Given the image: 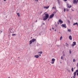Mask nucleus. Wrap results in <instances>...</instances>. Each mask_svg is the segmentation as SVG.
<instances>
[{
  "label": "nucleus",
  "instance_id": "obj_2",
  "mask_svg": "<svg viewBox=\"0 0 78 78\" xmlns=\"http://www.w3.org/2000/svg\"><path fill=\"white\" fill-rule=\"evenodd\" d=\"M36 41V39L34 38H33L31 40H30L29 41L30 44H29L30 45L33 43V42H35Z\"/></svg>",
  "mask_w": 78,
  "mask_h": 78
},
{
  "label": "nucleus",
  "instance_id": "obj_47",
  "mask_svg": "<svg viewBox=\"0 0 78 78\" xmlns=\"http://www.w3.org/2000/svg\"><path fill=\"white\" fill-rule=\"evenodd\" d=\"M42 13V12H40L41 14V13Z\"/></svg>",
  "mask_w": 78,
  "mask_h": 78
},
{
  "label": "nucleus",
  "instance_id": "obj_8",
  "mask_svg": "<svg viewBox=\"0 0 78 78\" xmlns=\"http://www.w3.org/2000/svg\"><path fill=\"white\" fill-rule=\"evenodd\" d=\"M67 8H70L72 7V5H69V4L68 3L67 4Z\"/></svg>",
  "mask_w": 78,
  "mask_h": 78
},
{
  "label": "nucleus",
  "instance_id": "obj_15",
  "mask_svg": "<svg viewBox=\"0 0 78 78\" xmlns=\"http://www.w3.org/2000/svg\"><path fill=\"white\" fill-rule=\"evenodd\" d=\"M42 53H43V52H42V51H40L38 52V53H40V54H42Z\"/></svg>",
  "mask_w": 78,
  "mask_h": 78
},
{
  "label": "nucleus",
  "instance_id": "obj_26",
  "mask_svg": "<svg viewBox=\"0 0 78 78\" xmlns=\"http://www.w3.org/2000/svg\"><path fill=\"white\" fill-rule=\"evenodd\" d=\"M62 36H61L60 38V40H61L62 39Z\"/></svg>",
  "mask_w": 78,
  "mask_h": 78
},
{
  "label": "nucleus",
  "instance_id": "obj_12",
  "mask_svg": "<svg viewBox=\"0 0 78 78\" xmlns=\"http://www.w3.org/2000/svg\"><path fill=\"white\" fill-rule=\"evenodd\" d=\"M69 38L70 40H72V37L71 36H69Z\"/></svg>",
  "mask_w": 78,
  "mask_h": 78
},
{
  "label": "nucleus",
  "instance_id": "obj_28",
  "mask_svg": "<svg viewBox=\"0 0 78 78\" xmlns=\"http://www.w3.org/2000/svg\"><path fill=\"white\" fill-rule=\"evenodd\" d=\"M71 53H72V51H71V50H69V53H70V54H71Z\"/></svg>",
  "mask_w": 78,
  "mask_h": 78
},
{
  "label": "nucleus",
  "instance_id": "obj_13",
  "mask_svg": "<svg viewBox=\"0 0 78 78\" xmlns=\"http://www.w3.org/2000/svg\"><path fill=\"white\" fill-rule=\"evenodd\" d=\"M51 61L52 62H54L55 61V58H52L51 59Z\"/></svg>",
  "mask_w": 78,
  "mask_h": 78
},
{
  "label": "nucleus",
  "instance_id": "obj_21",
  "mask_svg": "<svg viewBox=\"0 0 78 78\" xmlns=\"http://www.w3.org/2000/svg\"><path fill=\"white\" fill-rule=\"evenodd\" d=\"M68 31L69 32H70L71 31V30L70 29H68Z\"/></svg>",
  "mask_w": 78,
  "mask_h": 78
},
{
  "label": "nucleus",
  "instance_id": "obj_41",
  "mask_svg": "<svg viewBox=\"0 0 78 78\" xmlns=\"http://www.w3.org/2000/svg\"><path fill=\"white\" fill-rule=\"evenodd\" d=\"M50 18H48V21L49 20H50Z\"/></svg>",
  "mask_w": 78,
  "mask_h": 78
},
{
  "label": "nucleus",
  "instance_id": "obj_29",
  "mask_svg": "<svg viewBox=\"0 0 78 78\" xmlns=\"http://www.w3.org/2000/svg\"><path fill=\"white\" fill-rule=\"evenodd\" d=\"M67 70L68 71V72H70V70H69V69H67Z\"/></svg>",
  "mask_w": 78,
  "mask_h": 78
},
{
  "label": "nucleus",
  "instance_id": "obj_17",
  "mask_svg": "<svg viewBox=\"0 0 78 78\" xmlns=\"http://www.w3.org/2000/svg\"><path fill=\"white\" fill-rule=\"evenodd\" d=\"M66 47H69V44H67V43H66Z\"/></svg>",
  "mask_w": 78,
  "mask_h": 78
},
{
  "label": "nucleus",
  "instance_id": "obj_31",
  "mask_svg": "<svg viewBox=\"0 0 78 78\" xmlns=\"http://www.w3.org/2000/svg\"><path fill=\"white\" fill-rule=\"evenodd\" d=\"M51 62V64H54V62Z\"/></svg>",
  "mask_w": 78,
  "mask_h": 78
},
{
  "label": "nucleus",
  "instance_id": "obj_27",
  "mask_svg": "<svg viewBox=\"0 0 78 78\" xmlns=\"http://www.w3.org/2000/svg\"><path fill=\"white\" fill-rule=\"evenodd\" d=\"M53 14H55V13H56V12L54 11L53 12Z\"/></svg>",
  "mask_w": 78,
  "mask_h": 78
},
{
  "label": "nucleus",
  "instance_id": "obj_43",
  "mask_svg": "<svg viewBox=\"0 0 78 78\" xmlns=\"http://www.w3.org/2000/svg\"><path fill=\"white\" fill-rule=\"evenodd\" d=\"M42 24H43V25H45V23H43Z\"/></svg>",
  "mask_w": 78,
  "mask_h": 78
},
{
  "label": "nucleus",
  "instance_id": "obj_49",
  "mask_svg": "<svg viewBox=\"0 0 78 78\" xmlns=\"http://www.w3.org/2000/svg\"><path fill=\"white\" fill-rule=\"evenodd\" d=\"M4 2H6V0H4Z\"/></svg>",
  "mask_w": 78,
  "mask_h": 78
},
{
  "label": "nucleus",
  "instance_id": "obj_44",
  "mask_svg": "<svg viewBox=\"0 0 78 78\" xmlns=\"http://www.w3.org/2000/svg\"><path fill=\"white\" fill-rule=\"evenodd\" d=\"M55 31H56V29H55Z\"/></svg>",
  "mask_w": 78,
  "mask_h": 78
},
{
  "label": "nucleus",
  "instance_id": "obj_39",
  "mask_svg": "<svg viewBox=\"0 0 78 78\" xmlns=\"http://www.w3.org/2000/svg\"><path fill=\"white\" fill-rule=\"evenodd\" d=\"M9 37H11V36L10 35H9Z\"/></svg>",
  "mask_w": 78,
  "mask_h": 78
},
{
  "label": "nucleus",
  "instance_id": "obj_38",
  "mask_svg": "<svg viewBox=\"0 0 78 78\" xmlns=\"http://www.w3.org/2000/svg\"><path fill=\"white\" fill-rule=\"evenodd\" d=\"M77 67H78V63H77Z\"/></svg>",
  "mask_w": 78,
  "mask_h": 78
},
{
  "label": "nucleus",
  "instance_id": "obj_48",
  "mask_svg": "<svg viewBox=\"0 0 78 78\" xmlns=\"http://www.w3.org/2000/svg\"><path fill=\"white\" fill-rule=\"evenodd\" d=\"M39 36H41V34H39Z\"/></svg>",
  "mask_w": 78,
  "mask_h": 78
},
{
  "label": "nucleus",
  "instance_id": "obj_32",
  "mask_svg": "<svg viewBox=\"0 0 78 78\" xmlns=\"http://www.w3.org/2000/svg\"><path fill=\"white\" fill-rule=\"evenodd\" d=\"M64 12H66V9H64Z\"/></svg>",
  "mask_w": 78,
  "mask_h": 78
},
{
  "label": "nucleus",
  "instance_id": "obj_50",
  "mask_svg": "<svg viewBox=\"0 0 78 78\" xmlns=\"http://www.w3.org/2000/svg\"><path fill=\"white\" fill-rule=\"evenodd\" d=\"M50 30H51V29H50Z\"/></svg>",
  "mask_w": 78,
  "mask_h": 78
},
{
  "label": "nucleus",
  "instance_id": "obj_14",
  "mask_svg": "<svg viewBox=\"0 0 78 78\" xmlns=\"http://www.w3.org/2000/svg\"><path fill=\"white\" fill-rule=\"evenodd\" d=\"M49 6H48L47 7H44V8H45V9H48V8H49Z\"/></svg>",
  "mask_w": 78,
  "mask_h": 78
},
{
  "label": "nucleus",
  "instance_id": "obj_10",
  "mask_svg": "<svg viewBox=\"0 0 78 78\" xmlns=\"http://www.w3.org/2000/svg\"><path fill=\"white\" fill-rule=\"evenodd\" d=\"M10 32L11 33H14V29H12L10 30Z\"/></svg>",
  "mask_w": 78,
  "mask_h": 78
},
{
  "label": "nucleus",
  "instance_id": "obj_55",
  "mask_svg": "<svg viewBox=\"0 0 78 78\" xmlns=\"http://www.w3.org/2000/svg\"><path fill=\"white\" fill-rule=\"evenodd\" d=\"M18 58H19V57H18Z\"/></svg>",
  "mask_w": 78,
  "mask_h": 78
},
{
  "label": "nucleus",
  "instance_id": "obj_11",
  "mask_svg": "<svg viewBox=\"0 0 78 78\" xmlns=\"http://www.w3.org/2000/svg\"><path fill=\"white\" fill-rule=\"evenodd\" d=\"M39 55H34V57L36 58H39Z\"/></svg>",
  "mask_w": 78,
  "mask_h": 78
},
{
  "label": "nucleus",
  "instance_id": "obj_36",
  "mask_svg": "<svg viewBox=\"0 0 78 78\" xmlns=\"http://www.w3.org/2000/svg\"><path fill=\"white\" fill-rule=\"evenodd\" d=\"M69 9H66V11H69Z\"/></svg>",
  "mask_w": 78,
  "mask_h": 78
},
{
  "label": "nucleus",
  "instance_id": "obj_37",
  "mask_svg": "<svg viewBox=\"0 0 78 78\" xmlns=\"http://www.w3.org/2000/svg\"><path fill=\"white\" fill-rule=\"evenodd\" d=\"M58 25H59V22H58Z\"/></svg>",
  "mask_w": 78,
  "mask_h": 78
},
{
  "label": "nucleus",
  "instance_id": "obj_4",
  "mask_svg": "<svg viewBox=\"0 0 78 78\" xmlns=\"http://www.w3.org/2000/svg\"><path fill=\"white\" fill-rule=\"evenodd\" d=\"M54 16H55V14H51V15L50 16L49 19H52V18H53V17H54Z\"/></svg>",
  "mask_w": 78,
  "mask_h": 78
},
{
  "label": "nucleus",
  "instance_id": "obj_19",
  "mask_svg": "<svg viewBox=\"0 0 78 78\" xmlns=\"http://www.w3.org/2000/svg\"><path fill=\"white\" fill-rule=\"evenodd\" d=\"M12 36H16V34H12Z\"/></svg>",
  "mask_w": 78,
  "mask_h": 78
},
{
  "label": "nucleus",
  "instance_id": "obj_46",
  "mask_svg": "<svg viewBox=\"0 0 78 78\" xmlns=\"http://www.w3.org/2000/svg\"><path fill=\"white\" fill-rule=\"evenodd\" d=\"M37 22V20H36V22Z\"/></svg>",
  "mask_w": 78,
  "mask_h": 78
},
{
  "label": "nucleus",
  "instance_id": "obj_20",
  "mask_svg": "<svg viewBox=\"0 0 78 78\" xmlns=\"http://www.w3.org/2000/svg\"><path fill=\"white\" fill-rule=\"evenodd\" d=\"M67 22H68V23H70V21H69V20H67Z\"/></svg>",
  "mask_w": 78,
  "mask_h": 78
},
{
  "label": "nucleus",
  "instance_id": "obj_3",
  "mask_svg": "<svg viewBox=\"0 0 78 78\" xmlns=\"http://www.w3.org/2000/svg\"><path fill=\"white\" fill-rule=\"evenodd\" d=\"M61 26L63 28H67V26H66V24H62Z\"/></svg>",
  "mask_w": 78,
  "mask_h": 78
},
{
  "label": "nucleus",
  "instance_id": "obj_33",
  "mask_svg": "<svg viewBox=\"0 0 78 78\" xmlns=\"http://www.w3.org/2000/svg\"><path fill=\"white\" fill-rule=\"evenodd\" d=\"M63 1H64V2H67V0H63Z\"/></svg>",
  "mask_w": 78,
  "mask_h": 78
},
{
  "label": "nucleus",
  "instance_id": "obj_25",
  "mask_svg": "<svg viewBox=\"0 0 78 78\" xmlns=\"http://www.w3.org/2000/svg\"><path fill=\"white\" fill-rule=\"evenodd\" d=\"M73 67H72V69H71V70L72 71V72H73Z\"/></svg>",
  "mask_w": 78,
  "mask_h": 78
},
{
  "label": "nucleus",
  "instance_id": "obj_35",
  "mask_svg": "<svg viewBox=\"0 0 78 78\" xmlns=\"http://www.w3.org/2000/svg\"><path fill=\"white\" fill-rule=\"evenodd\" d=\"M39 56H41V54H39Z\"/></svg>",
  "mask_w": 78,
  "mask_h": 78
},
{
  "label": "nucleus",
  "instance_id": "obj_51",
  "mask_svg": "<svg viewBox=\"0 0 78 78\" xmlns=\"http://www.w3.org/2000/svg\"><path fill=\"white\" fill-rule=\"evenodd\" d=\"M77 2L78 3V0H77Z\"/></svg>",
  "mask_w": 78,
  "mask_h": 78
},
{
  "label": "nucleus",
  "instance_id": "obj_42",
  "mask_svg": "<svg viewBox=\"0 0 78 78\" xmlns=\"http://www.w3.org/2000/svg\"><path fill=\"white\" fill-rule=\"evenodd\" d=\"M52 30H54V28L53 27H52Z\"/></svg>",
  "mask_w": 78,
  "mask_h": 78
},
{
  "label": "nucleus",
  "instance_id": "obj_40",
  "mask_svg": "<svg viewBox=\"0 0 78 78\" xmlns=\"http://www.w3.org/2000/svg\"><path fill=\"white\" fill-rule=\"evenodd\" d=\"M35 1H37V2H38V0H34Z\"/></svg>",
  "mask_w": 78,
  "mask_h": 78
},
{
  "label": "nucleus",
  "instance_id": "obj_7",
  "mask_svg": "<svg viewBox=\"0 0 78 78\" xmlns=\"http://www.w3.org/2000/svg\"><path fill=\"white\" fill-rule=\"evenodd\" d=\"M77 3H78V1L77 0H73V3L74 4H77Z\"/></svg>",
  "mask_w": 78,
  "mask_h": 78
},
{
  "label": "nucleus",
  "instance_id": "obj_24",
  "mask_svg": "<svg viewBox=\"0 0 78 78\" xmlns=\"http://www.w3.org/2000/svg\"><path fill=\"white\" fill-rule=\"evenodd\" d=\"M75 61H76L75 59H73V62H75Z\"/></svg>",
  "mask_w": 78,
  "mask_h": 78
},
{
  "label": "nucleus",
  "instance_id": "obj_18",
  "mask_svg": "<svg viewBox=\"0 0 78 78\" xmlns=\"http://www.w3.org/2000/svg\"><path fill=\"white\" fill-rule=\"evenodd\" d=\"M17 15L18 17H20V14H19V13H17Z\"/></svg>",
  "mask_w": 78,
  "mask_h": 78
},
{
  "label": "nucleus",
  "instance_id": "obj_53",
  "mask_svg": "<svg viewBox=\"0 0 78 78\" xmlns=\"http://www.w3.org/2000/svg\"><path fill=\"white\" fill-rule=\"evenodd\" d=\"M64 51H63V53H64Z\"/></svg>",
  "mask_w": 78,
  "mask_h": 78
},
{
  "label": "nucleus",
  "instance_id": "obj_16",
  "mask_svg": "<svg viewBox=\"0 0 78 78\" xmlns=\"http://www.w3.org/2000/svg\"><path fill=\"white\" fill-rule=\"evenodd\" d=\"M76 73H76L77 76H78V69L76 70Z\"/></svg>",
  "mask_w": 78,
  "mask_h": 78
},
{
  "label": "nucleus",
  "instance_id": "obj_52",
  "mask_svg": "<svg viewBox=\"0 0 78 78\" xmlns=\"http://www.w3.org/2000/svg\"><path fill=\"white\" fill-rule=\"evenodd\" d=\"M72 11H73L74 10H73Z\"/></svg>",
  "mask_w": 78,
  "mask_h": 78
},
{
  "label": "nucleus",
  "instance_id": "obj_34",
  "mask_svg": "<svg viewBox=\"0 0 78 78\" xmlns=\"http://www.w3.org/2000/svg\"><path fill=\"white\" fill-rule=\"evenodd\" d=\"M3 32V30H2V31H0V33H2Z\"/></svg>",
  "mask_w": 78,
  "mask_h": 78
},
{
  "label": "nucleus",
  "instance_id": "obj_30",
  "mask_svg": "<svg viewBox=\"0 0 78 78\" xmlns=\"http://www.w3.org/2000/svg\"><path fill=\"white\" fill-rule=\"evenodd\" d=\"M52 8V9H56V7H53Z\"/></svg>",
  "mask_w": 78,
  "mask_h": 78
},
{
  "label": "nucleus",
  "instance_id": "obj_56",
  "mask_svg": "<svg viewBox=\"0 0 78 78\" xmlns=\"http://www.w3.org/2000/svg\"><path fill=\"white\" fill-rule=\"evenodd\" d=\"M31 38H32V37H31Z\"/></svg>",
  "mask_w": 78,
  "mask_h": 78
},
{
  "label": "nucleus",
  "instance_id": "obj_23",
  "mask_svg": "<svg viewBox=\"0 0 78 78\" xmlns=\"http://www.w3.org/2000/svg\"><path fill=\"white\" fill-rule=\"evenodd\" d=\"M61 59L63 60V56H62L61 57Z\"/></svg>",
  "mask_w": 78,
  "mask_h": 78
},
{
  "label": "nucleus",
  "instance_id": "obj_1",
  "mask_svg": "<svg viewBox=\"0 0 78 78\" xmlns=\"http://www.w3.org/2000/svg\"><path fill=\"white\" fill-rule=\"evenodd\" d=\"M49 17V14L48 13H46L45 14V16L43 17V20L44 21L46 20L47 19H48Z\"/></svg>",
  "mask_w": 78,
  "mask_h": 78
},
{
  "label": "nucleus",
  "instance_id": "obj_22",
  "mask_svg": "<svg viewBox=\"0 0 78 78\" xmlns=\"http://www.w3.org/2000/svg\"><path fill=\"white\" fill-rule=\"evenodd\" d=\"M57 1H58V4L60 5V2H59V0H57Z\"/></svg>",
  "mask_w": 78,
  "mask_h": 78
},
{
  "label": "nucleus",
  "instance_id": "obj_6",
  "mask_svg": "<svg viewBox=\"0 0 78 78\" xmlns=\"http://www.w3.org/2000/svg\"><path fill=\"white\" fill-rule=\"evenodd\" d=\"M75 45H76V42L74 41L73 42V44L71 45L72 47H74Z\"/></svg>",
  "mask_w": 78,
  "mask_h": 78
},
{
  "label": "nucleus",
  "instance_id": "obj_45",
  "mask_svg": "<svg viewBox=\"0 0 78 78\" xmlns=\"http://www.w3.org/2000/svg\"><path fill=\"white\" fill-rule=\"evenodd\" d=\"M63 56H65V55H64V54H63Z\"/></svg>",
  "mask_w": 78,
  "mask_h": 78
},
{
  "label": "nucleus",
  "instance_id": "obj_5",
  "mask_svg": "<svg viewBox=\"0 0 78 78\" xmlns=\"http://www.w3.org/2000/svg\"><path fill=\"white\" fill-rule=\"evenodd\" d=\"M76 72L74 73V76H73V78H76Z\"/></svg>",
  "mask_w": 78,
  "mask_h": 78
},
{
  "label": "nucleus",
  "instance_id": "obj_54",
  "mask_svg": "<svg viewBox=\"0 0 78 78\" xmlns=\"http://www.w3.org/2000/svg\"><path fill=\"white\" fill-rule=\"evenodd\" d=\"M71 78H72V77H71Z\"/></svg>",
  "mask_w": 78,
  "mask_h": 78
},
{
  "label": "nucleus",
  "instance_id": "obj_9",
  "mask_svg": "<svg viewBox=\"0 0 78 78\" xmlns=\"http://www.w3.org/2000/svg\"><path fill=\"white\" fill-rule=\"evenodd\" d=\"M58 22H59V23H60V24H62V23H63V21H62L60 19L58 20Z\"/></svg>",
  "mask_w": 78,
  "mask_h": 78
}]
</instances>
